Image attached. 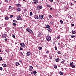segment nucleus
<instances>
[{"label":"nucleus","instance_id":"nucleus-21","mask_svg":"<svg viewBox=\"0 0 76 76\" xmlns=\"http://www.w3.org/2000/svg\"><path fill=\"white\" fill-rule=\"evenodd\" d=\"M46 27L47 28H50V26L48 25H46Z\"/></svg>","mask_w":76,"mask_h":76},{"label":"nucleus","instance_id":"nucleus-8","mask_svg":"<svg viewBox=\"0 0 76 76\" xmlns=\"http://www.w3.org/2000/svg\"><path fill=\"white\" fill-rule=\"evenodd\" d=\"M17 19L18 20H19L21 19V16L19 15L18 16L17 18Z\"/></svg>","mask_w":76,"mask_h":76},{"label":"nucleus","instance_id":"nucleus-20","mask_svg":"<svg viewBox=\"0 0 76 76\" xmlns=\"http://www.w3.org/2000/svg\"><path fill=\"white\" fill-rule=\"evenodd\" d=\"M17 10L19 12V11H20V8H17Z\"/></svg>","mask_w":76,"mask_h":76},{"label":"nucleus","instance_id":"nucleus-23","mask_svg":"<svg viewBox=\"0 0 76 76\" xmlns=\"http://www.w3.org/2000/svg\"><path fill=\"white\" fill-rule=\"evenodd\" d=\"M49 17L50 18H53V17L51 15H49Z\"/></svg>","mask_w":76,"mask_h":76},{"label":"nucleus","instance_id":"nucleus-29","mask_svg":"<svg viewBox=\"0 0 76 76\" xmlns=\"http://www.w3.org/2000/svg\"><path fill=\"white\" fill-rule=\"evenodd\" d=\"M54 68H55V69H57V66H54Z\"/></svg>","mask_w":76,"mask_h":76},{"label":"nucleus","instance_id":"nucleus-46","mask_svg":"<svg viewBox=\"0 0 76 76\" xmlns=\"http://www.w3.org/2000/svg\"><path fill=\"white\" fill-rule=\"evenodd\" d=\"M73 4H72V3H71V4H70V5L71 6H73Z\"/></svg>","mask_w":76,"mask_h":76},{"label":"nucleus","instance_id":"nucleus-6","mask_svg":"<svg viewBox=\"0 0 76 76\" xmlns=\"http://www.w3.org/2000/svg\"><path fill=\"white\" fill-rule=\"evenodd\" d=\"M70 66H71V67H72V68H75V65H74V64H70Z\"/></svg>","mask_w":76,"mask_h":76},{"label":"nucleus","instance_id":"nucleus-9","mask_svg":"<svg viewBox=\"0 0 76 76\" xmlns=\"http://www.w3.org/2000/svg\"><path fill=\"white\" fill-rule=\"evenodd\" d=\"M30 55H31V52H28L27 53V56H29Z\"/></svg>","mask_w":76,"mask_h":76},{"label":"nucleus","instance_id":"nucleus-56","mask_svg":"<svg viewBox=\"0 0 76 76\" xmlns=\"http://www.w3.org/2000/svg\"><path fill=\"white\" fill-rule=\"evenodd\" d=\"M1 2H0V4H1Z\"/></svg>","mask_w":76,"mask_h":76},{"label":"nucleus","instance_id":"nucleus-38","mask_svg":"<svg viewBox=\"0 0 76 76\" xmlns=\"http://www.w3.org/2000/svg\"><path fill=\"white\" fill-rule=\"evenodd\" d=\"M30 67L31 69H33V67H32V66H30Z\"/></svg>","mask_w":76,"mask_h":76},{"label":"nucleus","instance_id":"nucleus-37","mask_svg":"<svg viewBox=\"0 0 76 76\" xmlns=\"http://www.w3.org/2000/svg\"><path fill=\"white\" fill-rule=\"evenodd\" d=\"M20 50H23V49L22 48H20Z\"/></svg>","mask_w":76,"mask_h":76},{"label":"nucleus","instance_id":"nucleus-28","mask_svg":"<svg viewBox=\"0 0 76 76\" xmlns=\"http://www.w3.org/2000/svg\"><path fill=\"white\" fill-rule=\"evenodd\" d=\"M30 14L31 16L32 15V12H30Z\"/></svg>","mask_w":76,"mask_h":76},{"label":"nucleus","instance_id":"nucleus-5","mask_svg":"<svg viewBox=\"0 0 76 76\" xmlns=\"http://www.w3.org/2000/svg\"><path fill=\"white\" fill-rule=\"evenodd\" d=\"M39 18L40 19H42L43 18V15H40L39 16Z\"/></svg>","mask_w":76,"mask_h":76},{"label":"nucleus","instance_id":"nucleus-55","mask_svg":"<svg viewBox=\"0 0 76 76\" xmlns=\"http://www.w3.org/2000/svg\"><path fill=\"white\" fill-rule=\"evenodd\" d=\"M6 1H7V0H6Z\"/></svg>","mask_w":76,"mask_h":76},{"label":"nucleus","instance_id":"nucleus-18","mask_svg":"<svg viewBox=\"0 0 76 76\" xmlns=\"http://www.w3.org/2000/svg\"><path fill=\"white\" fill-rule=\"evenodd\" d=\"M2 66H3V67H6V64H2Z\"/></svg>","mask_w":76,"mask_h":76},{"label":"nucleus","instance_id":"nucleus-50","mask_svg":"<svg viewBox=\"0 0 76 76\" xmlns=\"http://www.w3.org/2000/svg\"><path fill=\"white\" fill-rule=\"evenodd\" d=\"M50 10H53V8H50Z\"/></svg>","mask_w":76,"mask_h":76},{"label":"nucleus","instance_id":"nucleus-54","mask_svg":"<svg viewBox=\"0 0 76 76\" xmlns=\"http://www.w3.org/2000/svg\"><path fill=\"white\" fill-rule=\"evenodd\" d=\"M23 1H25V0H23Z\"/></svg>","mask_w":76,"mask_h":76},{"label":"nucleus","instance_id":"nucleus-1","mask_svg":"<svg viewBox=\"0 0 76 76\" xmlns=\"http://www.w3.org/2000/svg\"><path fill=\"white\" fill-rule=\"evenodd\" d=\"M26 30L28 32H30V33H31V34H32L33 33V32L30 28H27Z\"/></svg>","mask_w":76,"mask_h":76},{"label":"nucleus","instance_id":"nucleus-25","mask_svg":"<svg viewBox=\"0 0 76 76\" xmlns=\"http://www.w3.org/2000/svg\"><path fill=\"white\" fill-rule=\"evenodd\" d=\"M36 73H37V72L36 71H34L33 72V73L34 74V75H36Z\"/></svg>","mask_w":76,"mask_h":76},{"label":"nucleus","instance_id":"nucleus-43","mask_svg":"<svg viewBox=\"0 0 76 76\" xmlns=\"http://www.w3.org/2000/svg\"><path fill=\"white\" fill-rule=\"evenodd\" d=\"M60 37L59 36H58L57 37V38H58V39H60Z\"/></svg>","mask_w":76,"mask_h":76},{"label":"nucleus","instance_id":"nucleus-33","mask_svg":"<svg viewBox=\"0 0 76 76\" xmlns=\"http://www.w3.org/2000/svg\"><path fill=\"white\" fill-rule=\"evenodd\" d=\"M58 54H61V53H60V52L58 51Z\"/></svg>","mask_w":76,"mask_h":76},{"label":"nucleus","instance_id":"nucleus-17","mask_svg":"<svg viewBox=\"0 0 76 76\" xmlns=\"http://www.w3.org/2000/svg\"><path fill=\"white\" fill-rule=\"evenodd\" d=\"M16 66H17L19 65H20V64H19V63L17 62L16 63Z\"/></svg>","mask_w":76,"mask_h":76},{"label":"nucleus","instance_id":"nucleus-49","mask_svg":"<svg viewBox=\"0 0 76 76\" xmlns=\"http://www.w3.org/2000/svg\"><path fill=\"white\" fill-rule=\"evenodd\" d=\"M12 37H13V38H15V36H14V35H13L12 36Z\"/></svg>","mask_w":76,"mask_h":76},{"label":"nucleus","instance_id":"nucleus-32","mask_svg":"<svg viewBox=\"0 0 76 76\" xmlns=\"http://www.w3.org/2000/svg\"><path fill=\"white\" fill-rule=\"evenodd\" d=\"M75 36H74L73 35L71 36L72 38H75Z\"/></svg>","mask_w":76,"mask_h":76},{"label":"nucleus","instance_id":"nucleus-24","mask_svg":"<svg viewBox=\"0 0 76 76\" xmlns=\"http://www.w3.org/2000/svg\"><path fill=\"white\" fill-rule=\"evenodd\" d=\"M42 6H39V10L41 9H42Z\"/></svg>","mask_w":76,"mask_h":76},{"label":"nucleus","instance_id":"nucleus-19","mask_svg":"<svg viewBox=\"0 0 76 76\" xmlns=\"http://www.w3.org/2000/svg\"><path fill=\"white\" fill-rule=\"evenodd\" d=\"M46 6L47 7H51V6L49 4L47 5Z\"/></svg>","mask_w":76,"mask_h":76},{"label":"nucleus","instance_id":"nucleus-45","mask_svg":"<svg viewBox=\"0 0 76 76\" xmlns=\"http://www.w3.org/2000/svg\"><path fill=\"white\" fill-rule=\"evenodd\" d=\"M5 40L6 41H7V38H6L5 39Z\"/></svg>","mask_w":76,"mask_h":76},{"label":"nucleus","instance_id":"nucleus-40","mask_svg":"<svg viewBox=\"0 0 76 76\" xmlns=\"http://www.w3.org/2000/svg\"><path fill=\"white\" fill-rule=\"evenodd\" d=\"M11 18H13V15H11L10 16Z\"/></svg>","mask_w":76,"mask_h":76},{"label":"nucleus","instance_id":"nucleus-3","mask_svg":"<svg viewBox=\"0 0 76 76\" xmlns=\"http://www.w3.org/2000/svg\"><path fill=\"white\" fill-rule=\"evenodd\" d=\"M20 45L22 47H24L25 46V44H24L23 43H20Z\"/></svg>","mask_w":76,"mask_h":76},{"label":"nucleus","instance_id":"nucleus-53","mask_svg":"<svg viewBox=\"0 0 76 76\" xmlns=\"http://www.w3.org/2000/svg\"><path fill=\"white\" fill-rule=\"evenodd\" d=\"M15 44H17V43H15Z\"/></svg>","mask_w":76,"mask_h":76},{"label":"nucleus","instance_id":"nucleus-34","mask_svg":"<svg viewBox=\"0 0 76 76\" xmlns=\"http://www.w3.org/2000/svg\"><path fill=\"white\" fill-rule=\"evenodd\" d=\"M55 50H57V47L56 46L55 47Z\"/></svg>","mask_w":76,"mask_h":76},{"label":"nucleus","instance_id":"nucleus-15","mask_svg":"<svg viewBox=\"0 0 76 76\" xmlns=\"http://www.w3.org/2000/svg\"><path fill=\"white\" fill-rule=\"evenodd\" d=\"M59 74L60 75H63V72H59Z\"/></svg>","mask_w":76,"mask_h":76},{"label":"nucleus","instance_id":"nucleus-52","mask_svg":"<svg viewBox=\"0 0 76 76\" xmlns=\"http://www.w3.org/2000/svg\"><path fill=\"white\" fill-rule=\"evenodd\" d=\"M60 43H58V45H60Z\"/></svg>","mask_w":76,"mask_h":76},{"label":"nucleus","instance_id":"nucleus-16","mask_svg":"<svg viewBox=\"0 0 76 76\" xmlns=\"http://www.w3.org/2000/svg\"><path fill=\"white\" fill-rule=\"evenodd\" d=\"M48 30L49 32H51V29L50 28H48Z\"/></svg>","mask_w":76,"mask_h":76},{"label":"nucleus","instance_id":"nucleus-13","mask_svg":"<svg viewBox=\"0 0 76 76\" xmlns=\"http://www.w3.org/2000/svg\"><path fill=\"white\" fill-rule=\"evenodd\" d=\"M5 51L7 53H9V49H7L5 50Z\"/></svg>","mask_w":76,"mask_h":76},{"label":"nucleus","instance_id":"nucleus-22","mask_svg":"<svg viewBox=\"0 0 76 76\" xmlns=\"http://www.w3.org/2000/svg\"><path fill=\"white\" fill-rule=\"evenodd\" d=\"M5 19L8 20V19H9V17H6Z\"/></svg>","mask_w":76,"mask_h":76},{"label":"nucleus","instance_id":"nucleus-57","mask_svg":"<svg viewBox=\"0 0 76 76\" xmlns=\"http://www.w3.org/2000/svg\"><path fill=\"white\" fill-rule=\"evenodd\" d=\"M0 52H1V50H0Z\"/></svg>","mask_w":76,"mask_h":76},{"label":"nucleus","instance_id":"nucleus-12","mask_svg":"<svg viewBox=\"0 0 76 76\" xmlns=\"http://www.w3.org/2000/svg\"><path fill=\"white\" fill-rule=\"evenodd\" d=\"M16 6H17L18 7H20V6H21L20 4H16Z\"/></svg>","mask_w":76,"mask_h":76},{"label":"nucleus","instance_id":"nucleus-10","mask_svg":"<svg viewBox=\"0 0 76 76\" xmlns=\"http://www.w3.org/2000/svg\"><path fill=\"white\" fill-rule=\"evenodd\" d=\"M34 18L35 19H38L39 17L37 15H36L34 17Z\"/></svg>","mask_w":76,"mask_h":76},{"label":"nucleus","instance_id":"nucleus-58","mask_svg":"<svg viewBox=\"0 0 76 76\" xmlns=\"http://www.w3.org/2000/svg\"><path fill=\"white\" fill-rule=\"evenodd\" d=\"M21 54H22V53H21Z\"/></svg>","mask_w":76,"mask_h":76},{"label":"nucleus","instance_id":"nucleus-51","mask_svg":"<svg viewBox=\"0 0 76 76\" xmlns=\"http://www.w3.org/2000/svg\"><path fill=\"white\" fill-rule=\"evenodd\" d=\"M73 64V62H72L71 64Z\"/></svg>","mask_w":76,"mask_h":76},{"label":"nucleus","instance_id":"nucleus-31","mask_svg":"<svg viewBox=\"0 0 76 76\" xmlns=\"http://www.w3.org/2000/svg\"><path fill=\"white\" fill-rule=\"evenodd\" d=\"M60 22L61 23H63V21L61 20H60Z\"/></svg>","mask_w":76,"mask_h":76},{"label":"nucleus","instance_id":"nucleus-47","mask_svg":"<svg viewBox=\"0 0 76 76\" xmlns=\"http://www.w3.org/2000/svg\"><path fill=\"white\" fill-rule=\"evenodd\" d=\"M49 1H51V2H52L53 1V0H49Z\"/></svg>","mask_w":76,"mask_h":76},{"label":"nucleus","instance_id":"nucleus-39","mask_svg":"<svg viewBox=\"0 0 76 76\" xmlns=\"http://www.w3.org/2000/svg\"><path fill=\"white\" fill-rule=\"evenodd\" d=\"M9 9H12V7H11V6H10L9 7Z\"/></svg>","mask_w":76,"mask_h":76},{"label":"nucleus","instance_id":"nucleus-42","mask_svg":"<svg viewBox=\"0 0 76 76\" xmlns=\"http://www.w3.org/2000/svg\"><path fill=\"white\" fill-rule=\"evenodd\" d=\"M13 25H14V26H16V24L15 23H13Z\"/></svg>","mask_w":76,"mask_h":76},{"label":"nucleus","instance_id":"nucleus-36","mask_svg":"<svg viewBox=\"0 0 76 76\" xmlns=\"http://www.w3.org/2000/svg\"><path fill=\"white\" fill-rule=\"evenodd\" d=\"M50 23L51 25H53V22H50Z\"/></svg>","mask_w":76,"mask_h":76},{"label":"nucleus","instance_id":"nucleus-2","mask_svg":"<svg viewBox=\"0 0 76 76\" xmlns=\"http://www.w3.org/2000/svg\"><path fill=\"white\" fill-rule=\"evenodd\" d=\"M46 39L47 40V41H50L51 39V38L49 36H48L47 37H46Z\"/></svg>","mask_w":76,"mask_h":76},{"label":"nucleus","instance_id":"nucleus-44","mask_svg":"<svg viewBox=\"0 0 76 76\" xmlns=\"http://www.w3.org/2000/svg\"><path fill=\"white\" fill-rule=\"evenodd\" d=\"M2 60V58L0 56V60Z\"/></svg>","mask_w":76,"mask_h":76},{"label":"nucleus","instance_id":"nucleus-30","mask_svg":"<svg viewBox=\"0 0 76 76\" xmlns=\"http://www.w3.org/2000/svg\"><path fill=\"white\" fill-rule=\"evenodd\" d=\"M13 22H17V21L15 20H13Z\"/></svg>","mask_w":76,"mask_h":76},{"label":"nucleus","instance_id":"nucleus-35","mask_svg":"<svg viewBox=\"0 0 76 76\" xmlns=\"http://www.w3.org/2000/svg\"><path fill=\"white\" fill-rule=\"evenodd\" d=\"M0 70H3V68H2V67H0Z\"/></svg>","mask_w":76,"mask_h":76},{"label":"nucleus","instance_id":"nucleus-7","mask_svg":"<svg viewBox=\"0 0 76 76\" xmlns=\"http://www.w3.org/2000/svg\"><path fill=\"white\" fill-rule=\"evenodd\" d=\"M34 4H37V3H38V0H34Z\"/></svg>","mask_w":76,"mask_h":76},{"label":"nucleus","instance_id":"nucleus-41","mask_svg":"<svg viewBox=\"0 0 76 76\" xmlns=\"http://www.w3.org/2000/svg\"><path fill=\"white\" fill-rule=\"evenodd\" d=\"M71 25H72V26H75V24H71Z\"/></svg>","mask_w":76,"mask_h":76},{"label":"nucleus","instance_id":"nucleus-48","mask_svg":"<svg viewBox=\"0 0 76 76\" xmlns=\"http://www.w3.org/2000/svg\"><path fill=\"white\" fill-rule=\"evenodd\" d=\"M46 53H49V51H47L46 52Z\"/></svg>","mask_w":76,"mask_h":76},{"label":"nucleus","instance_id":"nucleus-11","mask_svg":"<svg viewBox=\"0 0 76 76\" xmlns=\"http://www.w3.org/2000/svg\"><path fill=\"white\" fill-rule=\"evenodd\" d=\"M56 62H58V61H60V60H59V58H57L56 59Z\"/></svg>","mask_w":76,"mask_h":76},{"label":"nucleus","instance_id":"nucleus-4","mask_svg":"<svg viewBox=\"0 0 76 76\" xmlns=\"http://www.w3.org/2000/svg\"><path fill=\"white\" fill-rule=\"evenodd\" d=\"M3 38H6V37L7 36V34H4L2 35Z\"/></svg>","mask_w":76,"mask_h":76},{"label":"nucleus","instance_id":"nucleus-14","mask_svg":"<svg viewBox=\"0 0 76 76\" xmlns=\"http://www.w3.org/2000/svg\"><path fill=\"white\" fill-rule=\"evenodd\" d=\"M72 34H76V32L75 31H72Z\"/></svg>","mask_w":76,"mask_h":76},{"label":"nucleus","instance_id":"nucleus-26","mask_svg":"<svg viewBox=\"0 0 76 76\" xmlns=\"http://www.w3.org/2000/svg\"><path fill=\"white\" fill-rule=\"evenodd\" d=\"M42 48V47H39V50H41Z\"/></svg>","mask_w":76,"mask_h":76},{"label":"nucleus","instance_id":"nucleus-27","mask_svg":"<svg viewBox=\"0 0 76 76\" xmlns=\"http://www.w3.org/2000/svg\"><path fill=\"white\" fill-rule=\"evenodd\" d=\"M65 61V60H64L63 61H61V63H64Z\"/></svg>","mask_w":76,"mask_h":76}]
</instances>
